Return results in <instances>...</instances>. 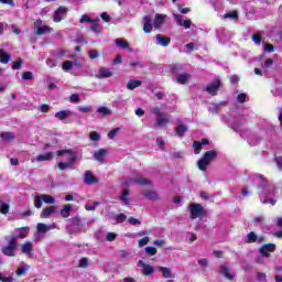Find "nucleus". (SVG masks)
<instances>
[{
  "label": "nucleus",
  "instance_id": "nucleus-54",
  "mask_svg": "<svg viewBox=\"0 0 282 282\" xmlns=\"http://www.w3.org/2000/svg\"><path fill=\"white\" fill-rule=\"evenodd\" d=\"M22 78L23 80H32L34 78V75L32 74V72H24L22 74Z\"/></svg>",
  "mask_w": 282,
  "mask_h": 282
},
{
  "label": "nucleus",
  "instance_id": "nucleus-57",
  "mask_svg": "<svg viewBox=\"0 0 282 282\" xmlns=\"http://www.w3.org/2000/svg\"><path fill=\"white\" fill-rule=\"evenodd\" d=\"M119 131H120V128H116V129L109 131V132H108V138H109L110 140H113V137H115V135H118V132H119Z\"/></svg>",
  "mask_w": 282,
  "mask_h": 282
},
{
  "label": "nucleus",
  "instance_id": "nucleus-24",
  "mask_svg": "<svg viewBox=\"0 0 282 282\" xmlns=\"http://www.w3.org/2000/svg\"><path fill=\"white\" fill-rule=\"evenodd\" d=\"M54 213H56V206L53 205V206H50V207H45V208L42 210L40 217H41L42 219H47V218L51 217V215H54Z\"/></svg>",
  "mask_w": 282,
  "mask_h": 282
},
{
  "label": "nucleus",
  "instance_id": "nucleus-20",
  "mask_svg": "<svg viewBox=\"0 0 282 282\" xmlns=\"http://www.w3.org/2000/svg\"><path fill=\"white\" fill-rule=\"evenodd\" d=\"M156 45H160L161 47H169L171 45V37H166L162 34H156Z\"/></svg>",
  "mask_w": 282,
  "mask_h": 282
},
{
  "label": "nucleus",
  "instance_id": "nucleus-6",
  "mask_svg": "<svg viewBox=\"0 0 282 282\" xmlns=\"http://www.w3.org/2000/svg\"><path fill=\"white\" fill-rule=\"evenodd\" d=\"M138 184L139 186H151V181L142 176H132L123 183V186H131Z\"/></svg>",
  "mask_w": 282,
  "mask_h": 282
},
{
  "label": "nucleus",
  "instance_id": "nucleus-56",
  "mask_svg": "<svg viewBox=\"0 0 282 282\" xmlns=\"http://www.w3.org/2000/svg\"><path fill=\"white\" fill-rule=\"evenodd\" d=\"M198 263L204 270L208 269V259H198Z\"/></svg>",
  "mask_w": 282,
  "mask_h": 282
},
{
  "label": "nucleus",
  "instance_id": "nucleus-23",
  "mask_svg": "<svg viewBox=\"0 0 282 282\" xmlns=\"http://www.w3.org/2000/svg\"><path fill=\"white\" fill-rule=\"evenodd\" d=\"M159 272H161L163 279H175V274L170 268L166 267H158Z\"/></svg>",
  "mask_w": 282,
  "mask_h": 282
},
{
  "label": "nucleus",
  "instance_id": "nucleus-40",
  "mask_svg": "<svg viewBox=\"0 0 282 282\" xmlns=\"http://www.w3.org/2000/svg\"><path fill=\"white\" fill-rule=\"evenodd\" d=\"M73 67H74V62L72 61H65L62 65V69L64 72H69V69H73Z\"/></svg>",
  "mask_w": 282,
  "mask_h": 282
},
{
  "label": "nucleus",
  "instance_id": "nucleus-8",
  "mask_svg": "<svg viewBox=\"0 0 282 282\" xmlns=\"http://www.w3.org/2000/svg\"><path fill=\"white\" fill-rule=\"evenodd\" d=\"M218 272H219V274H223V276H225V279H227V281H235V276H237L235 271H231L230 267H228V263L221 264L219 267Z\"/></svg>",
  "mask_w": 282,
  "mask_h": 282
},
{
  "label": "nucleus",
  "instance_id": "nucleus-2",
  "mask_svg": "<svg viewBox=\"0 0 282 282\" xmlns=\"http://www.w3.org/2000/svg\"><path fill=\"white\" fill-rule=\"evenodd\" d=\"M217 159V151L210 150L204 153L203 158L198 160L197 166L199 171H206L213 160Z\"/></svg>",
  "mask_w": 282,
  "mask_h": 282
},
{
  "label": "nucleus",
  "instance_id": "nucleus-27",
  "mask_svg": "<svg viewBox=\"0 0 282 282\" xmlns=\"http://www.w3.org/2000/svg\"><path fill=\"white\" fill-rule=\"evenodd\" d=\"M140 85H142V80L130 79L127 84V89H129L130 91H133V89H138Z\"/></svg>",
  "mask_w": 282,
  "mask_h": 282
},
{
  "label": "nucleus",
  "instance_id": "nucleus-39",
  "mask_svg": "<svg viewBox=\"0 0 282 282\" xmlns=\"http://www.w3.org/2000/svg\"><path fill=\"white\" fill-rule=\"evenodd\" d=\"M97 113H100L101 116H111V109L108 107L101 106L97 109Z\"/></svg>",
  "mask_w": 282,
  "mask_h": 282
},
{
  "label": "nucleus",
  "instance_id": "nucleus-7",
  "mask_svg": "<svg viewBox=\"0 0 282 282\" xmlns=\"http://www.w3.org/2000/svg\"><path fill=\"white\" fill-rule=\"evenodd\" d=\"M56 228V224L52 225H45L43 223H40L36 225V232L34 234V239L39 240L41 239V235H45V232H50V230H54Z\"/></svg>",
  "mask_w": 282,
  "mask_h": 282
},
{
  "label": "nucleus",
  "instance_id": "nucleus-64",
  "mask_svg": "<svg viewBox=\"0 0 282 282\" xmlns=\"http://www.w3.org/2000/svg\"><path fill=\"white\" fill-rule=\"evenodd\" d=\"M273 96H280L282 98V86L278 87L275 90H272Z\"/></svg>",
  "mask_w": 282,
  "mask_h": 282
},
{
  "label": "nucleus",
  "instance_id": "nucleus-34",
  "mask_svg": "<svg viewBox=\"0 0 282 282\" xmlns=\"http://www.w3.org/2000/svg\"><path fill=\"white\" fill-rule=\"evenodd\" d=\"M1 140H4V142H10L14 140V133L12 132H1L0 133Z\"/></svg>",
  "mask_w": 282,
  "mask_h": 282
},
{
  "label": "nucleus",
  "instance_id": "nucleus-45",
  "mask_svg": "<svg viewBox=\"0 0 282 282\" xmlns=\"http://www.w3.org/2000/svg\"><path fill=\"white\" fill-rule=\"evenodd\" d=\"M224 19L238 20L239 15L237 14V11H230V12L225 13Z\"/></svg>",
  "mask_w": 282,
  "mask_h": 282
},
{
  "label": "nucleus",
  "instance_id": "nucleus-17",
  "mask_svg": "<svg viewBox=\"0 0 282 282\" xmlns=\"http://www.w3.org/2000/svg\"><path fill=\"white\" fill-rule=\"evenodd\" d=\"M274 250H276V245L267 243L260 248V253L262 257H270V252H274Z\"/></svg>",
  "mask_w": 282,
  "mask_h": 282
},
{
  "label": "nucleus",
  "instance_id": "nucleus-36",
  "mask_svg": "<svg viewBox=\"0 0 282 282\" xmlns=\"http://www.w3.org/2000/svg\"><path fill=\"white\" fill-rule=\"evenodd\" d=\"M130 195L131 193L129 192V189H123L121 192L120 202H122L123 204H129Z\"/></svg>",
  "mask_w": 282,
  "mask_h": 282
},
{
  "label": "nucleus",
  "instance_id": "nucleus-55",
  "mask_svg": "<svg viewBox=\"0 0 282 282\" xmlns=\"http://www.w3.org/2000/svg\"><path fill=\"white\" fill-rule=\"evenodd\" d=\"M246 98H248V95L246 93L239 94L237 96V101L240 104H243V102H246Z\"/></svg>",
  "mask_w": 282,
  "mask_h": 282
},
{
  "label": "nucleus",
  "instance_id": "nucleus-13",
  "mask_svg": "<svg viewBox=\"0 0 282 282\" xmlns=\"http://www.w3.org/2000/svg\"><path fill=\"white\" fill-rule=\"evenodd\" d=\"M34 251V242L25 241L21 245V252L25 254L29 259H32V252Z\"/></svg>",
  "mask_w": 282,
  "mask_h": 282
},
{
  "label": "nucleus",
  "instance_id": "nucleus-9",
  "mask_svg": "<svg viewBox=\"0 0 282 282\" xmlns=\"http://www.w3.org/2000/svg\"><path fill=\"white\" fill-rule=\"evenodd\" d=\"M191 219H197L204 215V207L200 204L192 203L189 205Z\"/></svg>",
  "mask_w": 282,
  "mask_h": 282
},
{
  "label": "nucleus",
  "instance_id": "nucleus-51",
  "mask_svg": "<svg viewBox=\"0 0 282 282\" xmlns=\"http://www.w3.org/2000/svg\"><path fill=\"white\" fill-rule=\"evenodd\" d=\"M78 111H80L82 113H90L91 106H79Z\"/></svg>",
  "mask_w": 282,
  "mask_h": 282
},
{
  "label": "nucleus",
  "instance_id": "nucleus-32",
  "mask_svg": "<svg viewBox=\"0 0 282 282\" xmlns=\"http://www.w3.org/2000/svg\"><path fill=\"white\" fill-rule=\"evenodd\" d=\"M90 30L93 32H95V34H98L100 32V30L98 28H100V19H95L93 20V22H90Z\"/></svg>",
  "mask_w": 282,
  "mask_h": 282
},
{
  "label": "nucleus",
  "instance_id": "nucleus-52",
  "mask_svg": "<svg viewBox=\"0 0 282 282\" xmlns=\"http://www.w3.org/2000/svg\"><path fill=\"white\" fill-rule=\"evenodd\" d=\"M23 67V59L19 58L17 62L13 63L12 69H21Z\"/></svg>",
  "mask_w": 282,
  "mask_h": 282
},
{
  "label": "nucleus",
  "instance_id": "nucleus-5",
  "mask_svg": "<svg viewBox=\"0 0 282 282\" xmlns=\"http://www.w3.org/2000/svg\"><path fill=\"white\" fill-rule=\"evenodd\" d=\"M43 202H44V204H55L56 200L47 194L35 195V197H34L35 208H42Z\"/></svg>",
  "mask_w": 282,
  "mask_h": 282
},
{
  "label": "nucleus",
  "instance_id": "nucleus-16",
  "mask_svg": "<svg viewBox=\"0 0 282 282\" xmlns=\"http://www.w3.org/2000/svg\"><path fill=\"white\" fill-rule=\"evenodd\" d=\"M67 13V8L65 7H59L53 14V20L55 23H61L63 21V18Z\"/></svg>",
  "mask_w": 282,
  "mask_h": 282
},
{
  "label": "nucleus",
  "instance_id": "nucleus-60",
  "mask_svg": "<svg viewBox=\"0 0 282 282\" xmlns=\"http://www.w3.org/2000/svg\"><path fill=\"white\" fill-rule=\"evenodd\" d=\"M10 28L13 34H17V35L21 34V29L17 26V24H11Z\"/></svg>",
  "mask_w": 282,
  "mask_h": 282
},
{
  "label": "nucleus",
  "instance_id": "nucleus-12",
  "mask_svg": "<svg viewBox=\"0 0 282 282\" xmlns=\"http://www.w3.org/2000/svg\"><path fill=\"white\" fill-rule=\"evenodd\" d=\"M221 88V82L219 79H215L209 85L205 87V91L210 96H217V90Z\"/></svg>",
  "mask_w": 282,
  "mask_h": 282
},
{
  "label": "nucleus",
  "instance_id": "nucleus-21",
  "mask_svg": "<svg viewBox=\"0 0 282 282\" xmlns=\"http://www.w3.org/2000/svg\"><path fill=\"white\" fill-rule=\"evenodd\" d=\"M84 183L91 186V184H98V178L90 171H86L84 173Z\"/></svg>",
  "mask_w": 282,
  "mask_h": 282
},
{
  "label": "nucleus",
  "instance_id": "nucleus-28",
  "mask_svg": "<svg viewBox=\"0 0 282 282\" xmlns=\"http://www.w3.org/2000/svg\"><path fill=\"white\" fill-rule=\"evenodd\" d=\"M54 159V154L52 152H46L45 154H40L36 156V162H50V160Z\"/></svg>",
  "mask_w": 282,
  "mask_h": 282
},
{
  "label": "nucleus",
  "instance_id": "nucleus-44",
  "mask_svg": "<svg viewBox=\"0 0 282 282\" xmlns=\"http://www.w3.org/2000/svg\"><path fill=\"white\" fill-rule=\"evenodd\" d=\"M257 241V234L251 231L247 235V243H254Z\"/></svg>",
  "mask_w": 282,
  "mask_h": 282
},
{
  "label": "nucleus",
  "instance_id": "nucleus-10",
  "mask_svg": "<svg viewBox=\"0 0 282 282\" xmlns=\"http://www.w3.org/2000/svg\"><path fill=\"white\" fill-rule=\"evenodd\" d=\"M174 21L180 28H184V30H191V26L193 25V21L191 20H184V15H181L180 13H174Z\"/></svg>",
  "mask_w": 282,
  "mask_h": 282
},
{
  "label": "nucleus",
  "instance_id": "nucleus-35",
  "mask_svg": "<svg viewBox=\"0 0 282 282\" xmlns=\"http://www.w3.org/2000/svg\"><path fill=\"white\" fill-rule=\"evenodd\" d=\"M186 131H188V127L184 124H180L176 128V135H178V138H184V134L186 133Z\"/></svg>",
  "mask_w": 282,
  "mask_h": 282
},
{
  "label": "nucleus",
  "instance_id": "nucleus-14",
  "mask_svg": "<svg viewBox=\"0 0 282 282\" xmlns=\"http://www.w3.org/2000/svg\"><path fill=\"white\" fill-rule=\"evenodd\" d=\"M14 234L15 236L10 237H14L15 241L18 239H25L30 235V227L15 228Z\"/></svg>",
  "mask_w": 282,
  "mask_h": 282
},
{
  "label": "nucleus",
  "instance_id": "nucleus-19",
  "mask_svg": "<svg viewBox=\"0 0 282 282\" xmlns=\"http://www.w3.org/2000/svg\"><path fill=\"white\" fill-rule=\"evenodd\" d=\"M165 23H166V15L156 13L153 22L155 30H160V28H162V25H164Z\"/></svg>",
  "mask_w": 282,
  "mask_h": 282
},
{
  "label": "nucleus",
  "instance_id": "nucleus-25",
  "mask_svg": "<svg viewBox=\"0 0 282 282\" xmlns=\"http://www.w3.org/2000/svg\"><path fill=\"white\" fill-rule=\"evenodd\" d=\"M10 61H12V56L8 54L6 50L0 48V63H2V65H8Z\"/></svg>",
  "mask_w": 282,
  "mask_h": 282
},
{
  "label": "nucleus",
  "instance_id": "nucleus-22",
  "mask_svg": "<svg viewBox=\"0 0 282 282\" xmlns=\"http://www.w3.org/2000/svg\"><path fill=\"white\" fill-rule=\"evenodd\" d=\"M139 265H140L141 268H143L142 274H143L144 276H151V274H153V272H155V268H153L152 265L147 264V263H145L144 261H142V260L139 261Z\"/></svg>",
  "mask_w": 282,
  "mask_h": 282
},
{
  "label": "nucleus",
  "instance_id": "nucleus-30",
  "mask_svg": "<svg viewBox=\"0 0 282 282\" xmlns=\"http://www.w3.org/2000/svg\"><path fill=\"white\" fill-rule=\"evenodd\" d=\"M142 195L143 197H147L148 199H152L153 202L160 199L158 192L148 191V192H143Z\"/></svg>",
  "mask_w": 282,
  "mask_h": 282
},
{
  "label": "nucleus",
  "instance_id": "nucleus-18",
  "mask_svg": "<svg viewBox=\"0 0 282 282\" xmlns=\"http://www.w3.org/2000/svg\"><path fill=\"white\" fill-rule=\"evenodd\" d=\"M96 78H111V76H113V70H111V68H107L105 66H101L99 68V72L97 75H95Z\"/></svg>",
  "mask_w": 282,
  "mask_h": 282
},
{
  "label": "nucleus",
  "instance_id": "nucleus-49",
  "mask_svg": "<svg viewBox=\"0 0 282 282\" xmlns=\"http://www.w3.org/2000/svg\"><path fill=\"white\" fill-rule=\"evenodd\" d=\"M79 268H89V259L87 258H82L79 260Z\"/></svg>",
  "mask_w": 282,
  "mask_h": 282
},
{
  "label": "nucleus",
  "instance_id": "nucleus-31",
  "mask_svg": "<svg viewBox=\"0 0 282 282\" xmlns=\"http://www.w3.org/2000/svg\"><path fill=\"white\" fill-rule=\"evenodd\" d=\"M105 155H107V150L105 149H100L94 153V158L97 162H102V160H105Z\"/></svg>",
  "mask_w": 282,
  "mask_h": 282
},
{
  "label": "nucleus",
  "instance_id": "nucleus-63",
  "mask_svg": "<svg viewBox=\"0 0 282 282\" xmlns=\"http://www.w3.org/2000/svg\"><path fill=\"white\" fill-rule=\"evenodd\" d=\"M147 243H149V237H144V238L139 240V247L140 248L147 246Z\"/></svg>",
  "mask_w": 282,
  "mask_h": 282
},
{
  "label": "nucleus",
  "instance_id": "nucleus-43",
  "mask_svg": "<svg viewBox=\"0 0 282 282\" xmlns=\"http://www.w3.org/2000/svg\"><path fill=\"white\" fill-rule=\"evenodd\" d=\"M0 213L2 215H8V213H10V205L8 203H2L0 205Z\"/></svg>",
  "mask_w": 282,
  "mask_h": 282
},
{
  "label": "nucleus",
  "instance_id": "nucleus-47",
  "mask_svg": "<svg viewBox=\"0 0 282 282\" xmlns=\"http://www.w3.org/2000/svg\"><path fill=\"white\" fill-rule=\"evenodd\" d=\"M89 139L93 141V142H98L100 140V134L96 131H93L90 132L89 134Z\"/></svg>",
  "mask_w": 282,
  "mask_h": 282
},
{
  "label": "nucleus",
  "instance_id": "nucleus-3",
  "mask_svg": "<svg viewBox=\"0 0 282 282\" xmlns=\"http://www.w3.org/2000/svg\"><path fill=\"white\" fill-rule=\"evenodd\" d=\"M6 239L8 241V245L2 248V253L6 257H15L17 247L19 246V243L17 242V238L9 237V238H6Z\"/></svg>",
  "mask_w": 282,
  "mask_h": 282
},
{
  "label": "nucleus",
  "instance_id": "nucleus-15",
  "mask_svg": "<svg viewBox=\"0 0 282 282\" xmlns=\"http://www.w3.org/2000/svg\"><path fill=\"white\" fill-rule=\"evenodd\" d=\"M153 20L151 19V15L143 17V32L145 34H151L153 32Z\"/></svg>",
  "mask_w": 282,
  "mask_h": 282
},
{
  "label": "nucleus",
  "instance_id": "nucleus-11",
  "mask_svg": "<svg viewBox=\"0 0 282 282\" xmlns=\"http://www.w3.org/2000/svg\"><path fill=\"white\" fill-rule=\"evenodd\" d=\"M57 155L59 158L63 155H67L66 164H69V166H73L74 162H76V153H74L73 150H59L57 151Z\"/></svg>",
  "mask_w": 282,
  "mask_h": 282
},
{
  "label": "nucleus",
  "instance_id": "nucleus-58",
  "mask_svg": "<svg viewBox=\"0 0 282 282\" xmlns=\"http://www.w3.org/2000/svg\"><path fill=\"white\" fill-rule=\"evenodd\" d=\"M116 237H118V236L116 235V232H108V234L106 235V240H108V241H116Z\"/></svg>",
  "mask_w": 282,
  "mask_h": 282
},
{
  "label": "nucleus",
  "instance_id": "nucleus-33",
  "mask_svg": "<svg viewBox=\"0 0 282 282\" xmlns=\"http://www.w3.org/2000/svg\"><path fill=\"white\" fill-rule=\"evenodd\" d=\"M188 78H191L189 74H181L176 77V82L180 85H186V83L188 82Z\"/></svg>",
  "mask_w": 282,
  "mask_h": 282
},
{
  "label": "nucleus",
  "instance_id": "nucleus-38",
  "mask_svg": "<svg viewBox=\"0 0 282 282\" xmlns=\"http://www.w3.org/2000/svg\"><path fill=\"white\" fill-rule=\"evenodd\" d=\"M115 42H116V45H118V47H121L122 50L129 48V42H127V40L117 39L115 40Z\"/></svg>",
  "mask_w": 282,
  "mask_h": 282
},
{
  "label": "nucleus",
  "instance_id": "nucleus-29",
  "mask_svg": "<svg viewBox=\"0 0 282 282\" xmlns=\"http://www.w3.org/2000/svg\"><path fill=\"white\" fill-rule=\"evenodd\" d=\"M69 116H72V111L69 110H62L55 113V118H57V120H67Z\"/></svg>",
  "mask_w": 282,
  "mask_h": 282
},
{
  "label": "nucleus",
  "instance_id": "nucleus-1",
  "mask_svg": "<svg viewBox=\"0 0 282 282\" xmlns=\"http://www.w3.org/2000/svg\"><path fill=\"white\" fill-rule=\"evenodd\" d=\"M254 181L258 184V195L260 197L261 204H271V206H276V187L270 185L268 180L263 175H254Z\"/></svg>",
  "mask_w": 282,
  "mask_h": 282
},
{
  "label": "nucleus",
  "instance_id": "nucleus-4",
  "mask_svg": "<svg viewBox=\"0 0 282 282\" xmlns=\"http://www.w3.org/2000/svg\"><path fill=\"white\" fill-rule=\"evenodd\" d=\"M150 111L156 116V127H165V124H169V118H166V112H162V108L154 107L151 108Z\"/></svg>",
  "mask_w": 282,
  "mask_h": 282
},
{
  "label": "nucleus",
  "instance_id": "nucleus-37",
  "mask_svg": "<svg viewBox=\"0 0 282 282\" xmlns=\"http://www.w3.org/2000/svg\"><path fill=\"white\" fill-rule=\"evenodd\" d=\"M69 213H72V205H65L64 208L61 210L59 215L61 217L67 219V217H69Z\"/></svg>",
  "mask_w": 282,
  "mask_h": 282
},
{
  "label": "nucleus",
  "instance_id": "nucleus-59",
  "mask_svg": "<svg viewBox=\"0 0 282 282\" xmlns=\"http://www.w3.org/2000/svg\"><path fill=\"white\" fill-rule=\"evenodd\" d=\"M252 41L256 45H261V35L259 34H253L252 35Z\"/></svg>",
  "mask_w": 282,
  "mask_h": 282
},
{
  "label": "nucleus",
  "instance_id": "nucleus-41",
  "mask_svg": "<svg viewBox=\"0 0 282 282\" xmlns=\"http://www.w3.org/2000/svg\"><path fill=\"white\" fill-rule=\"evenodd\" d=\"M28 270H30V265L26 264L24 268H20L15 271V274L18 276H25V274L28 273Z\"/></svg>",
  "mask_w": 282,
  "mask_h": 282
},
{
  "label": "nucleus",
  "instance_id": "nucleus-53",
  "mask_svg": "<svg viewBox=\"0 0 282 282\" xmlns=\"http://www.w3.org/2000/svg\"><path fill=\"white\" fill-rule=\"evenodd\" d=\"M88 56H89V58H91V61H94V59L98 58V56H100V54L98 53L97 50H91V51H89Z\"/></svg>",
  "mask_w": 282,
  "mask_h": 282
},
{
  "label": "nucleus",
  "instance_id": "nucleus-42",
  "mask_svg": "<svg viewBox=\"0 0 282 282\" xmlns=\"http://www.w3.org/2000/svg\"><path fill=\"white\" fill-rule=\"evenodd\" d=\"M193 149L195 155H199V153H202V143H199V141H194Z\"/></svg>",
  "mask_w": 282,
  "mask_h": 282
},
{
  "label": "nucleus",
  "instance_id": "nucleus-50",
  "mask_svg": "<svg viewBox=\"0 0 282 282\" xmlns=\"http://www.w3.org/2000/svg\"><path fill=\"white\" fill-rule=\"evenodd\" d=\"M91 22H94V19L89 18V15L87 14L82 15L79 20V23H91Z\"/></svg>",
  "mask_w": 282,
  "mask_h": 282
},
{
  "label": "nucleus",
  "instance_id": "nucleus-48",
  "mask_svg": "<svg viewBox=\"0 0 282 282\" xmlns=\"http://www.w3.org/2000/svg\"><path fill=\"white\" fill-rule=\"evenodd\" d=\"M117 224H123V221H127V215L124 214H118L116 217H115Z\"/></svg>",
  "mask_w": 282,
  "mask_h": 282
},
{
  "label": "nucleus",
  "instance_id": "nucleus-62",
  "mask_svg": "<svg viewBox=\"0 0 282 282\" xmlns=\"http://www.w3.org/2000/svg\"><path fill=\"white\" fill-rule=\"evenodd\" d=\"M275 163L278 166V171H282V156H275Z\"/></svg>",
  "mask_w": 282,
  "mask_h": 282
},
{
  "label": "nucleus",
  "instance_id": "nucleus-26",
  "mask_svg": "<svg viewBox=\"0 0 282 282\" xmlns=\"http://www.w3.org/2000/svg\"><path fill=\"white\" fill-rule=\"evenodd\" d=\"M52 32V28H50L48 25H42L39 29L34 30V34H36L37 36H43L44 34H47Z\"/></svg>",
  "mask_w": 282,
  "mask_h": 282
},
{
  "label": "nucleus",
  "instance_id": "nucleus-46",
  "mask_svg": "<svg viewBox=\"0 0 282 282\" xmlns=\"http://www.w3.org/2000/svg\"><path fill=\"white\" fill-rule=\"evenodd\" d=\"M145 252L150 257H154V254H158V249L155 247L148 246V247H145Z\"/></svg>",
  "mask_w": 282,
  "mask_h": 282
},
{
  "label": "nucleus",
  "instance_id": "nucleus-61",
  "mask_svg": "<svg viewBox=\"0 0 282 282\" xmlns=\"http://www.w3.org/2000/svg\"><path fill=\"white\" fill-rule=\"evenodd\" d=\"M57 166L61 171H65V169H69L70 165L67 162H59Z\"/></svg>",
  "mask_w": 282,
  "mask_h": 282
}]
</instances>
